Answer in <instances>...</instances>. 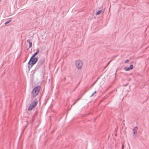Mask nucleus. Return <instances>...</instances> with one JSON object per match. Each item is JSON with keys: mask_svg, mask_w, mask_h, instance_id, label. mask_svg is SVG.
<instances>
[{"mask_svg": "<svg viewBox=\"0 0 149 149\" xmlns=\"http://www.w3.org/2000/svg\"><path fill=\"white\" fill-rule=\"evenodd\" d=\"M40 88V86H38L36 87L33 90L31 93V95L33 97H34L38 95Z\"/></svg>", "mask_w": 149, "mask_h": 149, "instance_id": "nucleus-1", "label": "nucleus"}, {"mask_svg": "<svg viewBox=\"0 0 149 149\" xmlns=\"http://www.w3.org/2000/svg\"><path fill=\"white\" fill-rule=\"evenodd\" d=\"M75 64L77 68L79 70L82 68L83 63L81 61L77 60L75 61Z\"/></svg>", "mask_w": 149, "mask_h": 149, "instance_id": "nucleus-2", "label": "nucleus"}, {"mask_svg": "<svg viewBox=\"0 0 149 149\" xmlns=\"http://www.w3.org/2000/svg\"><path fill=\"white\" fill-rule=\"evenodd\" d=\"M38 102V101L36 100L31 102L28 107V110L29 111L31 110L34 107L36 106Z\"/></svg>", "mask_w": 149, "mask_h": 149, "instance_id": "nucleus-3", "label": "nucleus"}, {"mask_svg": "<svg viewBox=\"0 0 149 149\" xmlns=\"http://www.w3.org/2000/svg\"><path fill=\"white\" fill-rule=\"evenodd\" d=\"M38 59L37 58L33 57V58L32 59H31V57L28 62V64H30V63L31 62V64L32 65H33L36 63Z\"/></svg>", "mask_w": 149, "mask_h": 149, "instance_id": "nucleus-4", "label": "nucleus"}, {"mask_svg": "<svg viewBox=\"0 0 149 149\" xmlns=\"http://www.w3.org/2000/svg\"><path fill=\"white\" fill-rule=\"evenodd\" d=\"M138 130V127L137 126L135 127L133 130V136H135L136 134L137 133Z\"/></svg>", "mask_w": 149, "mask_h": 149, "instance_id": "nucleus-5", "label": "nucleus"}, {"mask_svg": "<svg viewBox=\"0 0 149 149\" xmlns=\"http://www.w3.org/2000/svg\"><path fill=\"white\" fill-rule=\"evenodd\" d=\"M39 52V50L38 49L37 50V51L35 53L33 54L32 56L31 57V59H32Z\"/></svg>", "mask_w": 149, "mask_h": 149, "instance_id": "nucleus-6", "label": "nucleus"}, {"mask_svg": "<svg viewBox=\"0 0 149 149\" xmlns=\"http://www.w3.org/2000/svg\"><path fill=\"white\" fill-rule=\"evenodd\" d=\"M27 42L28 43H29V47L30 48L32 46V42H31L30 40H27Z\"/></svg>", "mask_w": 149, "mask_h": 149, "instance_id": "nucleus-7", "label": "nucleus"}, {"mask_svg": "<svg viewBox=\"0 0 149 149\" xmlns=\"http://www.w3.org/2000/svg\"><path fill=\"white\" fill-rule=\"evenodd\" d=\"M102 12V11L101 10H100L99 11H98V12H97L95 15H99L100 13H101Z\"/></svg>", "mask_w": 149, "mask_h": 149, "instance_id": "nucleus-8", "label": "nucleus"}, {"mask_svg": "<svg viewBox=\"0 0 149 149\" xmlns=\"http://www.w3.org/2000/svg\"><path fill=\"white\" fill-rule=\"evenodd\" d=\"M36 70H34L32 71L31 72V74L32 75H33L36 72Z\"/></svg>", "mask_w": 149, "mask_h": 149, "instance_id": "nucleus-9", "label": "nucleus"}, {"mask_svg": "<svg viewBox=\"0 0 149 149\" xmlns=\"http://www.w3.org/2000/svg\"><path fill=\"white\" fill-rule=\"evenodd\" d=\"M124 70L126 71H128L130 70V68L128 67H125L124 68Z\"/></svg>", "mask_w": 149, "mask_h": 149, "instance_id": "nucleus-10", "label": "nucleus"}, {"mask_svg": "<svg viewBox=\"0 0 149 149\" xmlns=\"http://www.w3.org/2000/svg\"><path fill=\"white\" fill-rule=\"evenodd\" d=\"M133 65H130V67H129L130 69L131 70L133 68Z\"/></svg>", "mask_w": 149, "mask_h": 149, "instance_id": "nucleus-11", "label": "nucleus"}, {"mask_svg": "<svg viewBox=\"0 0 149 149\" xmlns=\"http://www.w3.org/2000/svg\"><path fill=\"white\" fill-rule=\"evenodd\" d=\"M11 21V20H10L9 21H7V22H5V24H6L8 23H9L10 21Z\"/></svg>", "mask_w": 149, "mask_h": 149, "instance_id": "nucleus-12", "label": "nucleus"}, {"mask_svg": "<svg viewBox=\"0 0 149 149\" xmlns=\"http://www.w3.org/2000/svg\"><path fill=\"white\" fill-rule=\"evenodd\" d=\"M129 61V60H126L125 61V63H126L128 62Z\"/></svg>", "mask_w": 149, "mask_h": 149, "instance_id": "nucleus-13", "label": "nucleus"}, {"mask_svg": "<svg viewBox=\"0 0 149 149\" xmlns=\"http://www.w3.org/2000/svg\"><path fill=\"white\" fill-rule=\"evenodd\" d=\"M96 93V91H95L93 94L91 96H92L93 95H94L95 94V93Z\"/></svg>", "mask_w": 149, "mask_h": 149, "instance_id": "nucleus-14", "label": "nucleus"}, {"mask_svg": "<svg viewBox=\"0 0 149 149\" xmlns=\"http://www.w3.org/2000/svg\"><path fill=\"white\" fill-rule=\"evenodd\" d=\"M123 148H124V146H123H123H122V149H123Z\"/></svg>", "mask_w": 149, "mask_h": 149, "instance_id": "nucleus-15", "label": "nucleus"}]
</instances>
